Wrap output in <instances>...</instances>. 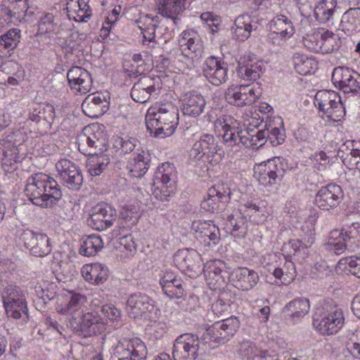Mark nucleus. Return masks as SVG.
<instances>
[{
	"mask_svg": "<svg viewBox=\"0 0 360 360\" xmlns=\"http://www.w3.org/2000/svg\"><path fill=\"white\" fill-rule=\"evenodd\" d=\"M231 188L224 183H218L207 191V198L202 202L201 207L207 212H219L225 210L231 200Z\"/></svg>",
	"mask_w": 360,
	"mask_h": 360,
	"instance_id": "obj_17",
	"label": "nucleus"
},
{
	"mask_svg": "<svg viewBox=\"0 0 360 360\" xmlns=\"http://www.w3.org/2000/svg\"><path fill=\"white\" fill-rule=\"evenodd\" d=\"M314 229H310L306 235L300 236V238L292 239L284 245L285 249H290L288 254L298 255L301 253L305 254L306 250L314 243Z\"/></svg>",
	"mask_w": 360,
	"mask_h": 360,
	"instance_id": "obj_47",
	"label": "nucleus"
},
{
	"mask_svg": "<svg viewBox=\"0 0 360 360\" xmlns=\"http://www.w3.org/2000/svg\"><path fill=\"white\" fill-rule=\"evenodd\" d=\"M86 302L87 297L84 295L65 290L57 296L55 307L58 314L76 320L83 312Z\"/></svg>",
	"mask_w": 360,
	"mask_h": 360,
	"instance_id": "obj_15",
	"label": "nucleus"
},
{
	"mask_svg": "<svg viewBox=\"0 0 360 360\" xmlns=\"http://www.w3.org/2000/svg\"><path fill=\"white\" fill-rule=\"evenodd\" d=\"M149 168V164L143 154L133 153L129 158L126 169L129 175L134 178H141Z\"/></svg>",
	"mask_w": 360,
	"mask_h": 360,
	"instance_id": "obj_48",
	"label": "nucleus"
},
{
	"mask_svg": "<svg viewBox=\"0 0 360 360\" xmlns=\"http://www.w3.org/2000/svg\"><path fill=\"white\" fill-rule=\"evenodd\" d=\"M327 245L336 255H340L346 250L355 251L360 247V224L354 223L345 230H333Z\"/></svg>",
	"mask_w": 360,
	"mask_h": 360,
	"instance_id": "obj_9",
	"label": "nucleus"
},
{
	"mask_svg": "<svg viewBox=\"0 0 360 360\" xmlns=\"http://www.w3.org/2000/svg\"><path fill=\"white\" fill-rule=\"evenodd\" d=\"M332 82L345 94L360 91V75L349 68L339 66L334 68Z\"/></svg>",
	"mask_w": 360,
	"mask_h": 360,
	"instance_id": "obj_24",
	"label": "nucleus"
},
{
	"mask_svg": "<svg viewBox=\"0 0 360 360\" xmlns=\"http://www.w3.org/2000/svg\"><path fill=\"white\" fill-rule=\"evenodd\" d=\"M119 15L120 11L116 8L112 9L108 13L99 32V37L103 41H105L109 37L111 29L117 21Z\"/></svg>",
	"mask_w": 360,
	"mask_h": 360,
	"instance_id": "obj_62",
	"label": "nucleus"
},
{
	"mask_svg": "<svg viewBox=\"0 0 360 360\" xmlns=\"http://www.w3.org/2000/svg\"><path fill=\"white\" fill-rule=\"evenodd\" d=\"M129 316L134 319L146 317L154 309L153 302L146 294L136 292L131 295L126 302Z\"/></svg>",
	"mask_w": 360,
	"mask_h": 360,
	"instance_id": "obj_31",
	"label": "nucleus"
},
{
	"mask_svg": "<svg viewBox=\"0 0 360 360\" xmlns=\"http://www.w3.org/2000/svg\"><path fill=\"white\" fill-rule=\"evenodd\" d=\"M21 37L20 30L17 28L9 30L0 37V58L11 56L17 47Z\"/></svg>",
	"mask_w": 360,
	"mask_h": 360,
	"instance_id": "obj_49",
	"label": "nucleus"
},
{
	"mask_svg": "<svg viewBox=\"0 0 360 360\" xmlns=\"http://www.w3.org/2000/svg\"><path fill=\"white\" fill-rule=\"evenodd\" d=\"M116 212L106 203H98L92 207L87 223L93 229L104 231L110 227L115 219Z\"/></svg>",
	"mask_w": 360,
	"mask_h": 360,
	"instance_id": "obj_26",
	"label": "nucleus"
},
{
	"mask_svg": "<svg viewBox=\"0 0 360 360\" xmlns=\"http://www.w3.org/2000/svg\"><path fill=\"white\" fill-rule=\"evenodd\" d=\"M310 308V302L307 298L297 297L285 304L283 309V314L286 319L292 323H297L309 314Z\"/></svg>",
	"mask_w": 360,
	"mask_h": 360,
	"instance_id": "obj_36",
	"label": "nucleus"
},
{
	"mask_svg": "<svg viewBox=\"0 0 360 360\" xmlns=\"http://www.w3.org/2000/svg\"><path fill=\"white\" fill-rule=\"evenodd\" d=\"M240 72L244 74V79L250 81H256L260 77L262 72V63H256L247 65L240 68Z\"/></svg>",
	"mask_w": 360,
	"mask_h": 360,
	"instance_id": "obj_64",
	"label": "nucleus"
},
{
	"mask_svg": "<svg viewBox=\"0 0 360 360\" xmlns=\"http://www.w3.org/2000/svg\"><path fill=\"white\" fill-rule=\"evenodd\" d=\"M265 143V130H257V129L242 130L241 127L238 133V137H236V141L233 145L242 144L246 148L255 150L260 148Z\"/></svg>",
	"mask_w": 360,
	"mask_h": 360,
	"instance_id": "obj_39",
	"label": "nucleus"
},
{
	"mask_svg": "<svg viewBox=\"0 0 360 360\" xmlns=\"http://www.w3.org/2000/svg\"><path fill=\"white\" fill-rule=\"evenodd\" d=\"M340 27L347 35L353 34L360 27V8L347 10L342 15Z\"/></svg>",
	"mask_w": 360,
	"mask_h": 360,
	"instance_id": "obj_50",
	"label": "nucleus"
},
{
	"mask_svg": "<svg viewBox=\"0 0 360 360\" xmlns=\"http://www.w3.org/2000/svg\"><path fill=\"white\" fill-rule=\"evenodd\" d=\"M25 193L34 205L43 207H52L62 195L57 182L43 173L28 179Z\"/></svg>",
	"mask_w": 360,
	"mask_h": 360,
	"instance_id": "obj_3",
	"label": "nucleus"
},
{
	"mask_svg": "<svg viewBox=\"0 0 360 360\" xmlns=\"http://www.w3.org/2000/svg\"><path fill=\"white\" fill-rule=\"evenodd\" d=\"M248 218L240 209L227 217V221L231 226V235L236 239L245 238L248 232Z\"/></svg>",
	"mask_w": 360,
	"mask_h": 360,
	"instance_id": "obj_45",
	"label": "nucleus"
},
{
	"mask_svg": "<svg viewBox=\"0 0 360 360\" xmlns=\"http://www.w3.org/2000/svg\"><path fill=\"white\" fill-rule=\"evenodd\" d=\"M68 84L72 94L84 95L89 93L93 86L91 73L80 66L72 67L67 73Z\"/></svg>",
	"mask_w": 360,
	"mask_h": 360,
	"instance_id": "obj_27",
	"label": "nucleus"
},
{
	"mask_svg": "<svg viewBox=\"0 0 360 360\" xmlns=\"http://www.w3.org/2000/svg\"><path fill=\"white\" fill-rule=\"evenodd\" d=\"M343 198L344 193L341 186L336 184H329L317 191L314 202L321 210L330 211L338 207Z\"/></svg>",
	"mask_w": 360,
	"mask_h": 360,
	"instance_id": "obj_22",
	"label": "nucleus"
},
{
	"mask_svg": "<svg viewBox=\"0 0 360 360\" xmlns=\"http://www.w3.org/2000/svg\"><path fill=\"white\" fill-rule=\"evenodd\" d=\"M67 15L76 22L86 21L91 15V10L84 0H65Z\"/></svg>",
	"mask_w": 360,
	"mask_h": 360,
	"instance_id": "obj_41",
	"label": "nucleus"
},
{
	"mask_svg": "<svg viewBox=\"0 0 360 360\" xmlns=\"http://www.w3.org/2000/svg\"><path fill=\"white\" fill-rule=\"evenodd\" d=\"M17 149L6 151L2 158V168L6 173H13L20 165V157L16 153Z\"/></svg>",
	"mask_w": 360,
	"mask_h": 360,
	"instance_id": "obj_58",
	"label": "nucleus"
},
{
	"mask_svg": "<svg viewBox=\"0 0 360 360\" xmlns=\"http://www.w3.org/2000/svg\"><path fill=\"white\" fill-rule=\"evenodd\" d=\"M226 264L221 259L207 262L202 269L205 281L212 290H220L226 283L225 276Z\"/></svg>",
	"mask_w": 360,
	"mask_h": 360,
	"instance_id": "obj_30",
	"label": "nucleus"
},
{
	"mask_svg": "<svg viewBox=\"0 0 360 360\" xmlns=\"http://www.w3.org/2000/svg\"><path fill=\"white\" fill-rule=\"evenodd\" d=\"M179 110L172 103L153 104L146 114L148 131L155 137L172 136L179 124Z\"/></svg>",
	"mask_w": 360,
	"mask_h": 360,
	"instance_id": "obj_2",
	"label": "nucleus"
},
{
	"mask_svg": "<svg viewBox=\"0 0 360 360\" xmlns=\"http://www.w3.org/2000/svg\"><path fill=\"white\" fill-rule=\"evenodd\" d=\"M105 323L110 326L119 325L122 319V311L113 304H105L101 309Z\"/></svg>",
	"mask_w": 360,
	"mask_h": 360,
	"instance_id": "obj_55",
	"label": "nucleus"
},
{
	"mask_svg": "<svg viewBox=\"0 0 360 360\" xmlns=\"http://www.w3.org/2000/svg\"><path fill=\"white\" fill-rule=\"evenodd\" d=\"M345 316L341 309L336 307L323 309L313 318L314 329L322 335H333L343 327Z\"/></svg>",
	"mask_w": 360,
	"mask_h": 360,
	"instance_id": "obj_12",
	"label": "nucleus"
},
{
	"mask_svg": "<svg viewBox=\"0 0 360 360\" xmlns=\"http://www.w3.org/2000/svg\"><path fill=\"white\" fill-rule=\"evenodd\" d=\"M108 108L109 102L106 96L101 93L88 95L82 104L83 112L91 118L101 117Z\"/></svg>",
	"mask_w": 360,
	"mask_h": 360,
	"instance_id": "obj_35",
	"label": "nucleus"
},
{
	"mask_svg": "<svg viewBox=\"0 0 360 360\" xmlns=\"http://www.w3.org/2000/svg\"><path fill=\"white\" fill-rule=\"evenodd\" d=\"M240 326L238 318L231 316L213 323L207 330V333L213 341L224 343L236 334Z\"/></svg>",
	"mask_w": 360,
	"mask_h": 360,
	"instance_id": "obj_28",
	"label": "nucleus"
},
{
	"mask_svg": "<svg viewBox=\"0 0 360 360\" xmlns=\"http://www.w3.org/2000/svg\"><path fill=\"white\" fill-rule=\"evenodd\" d=\"M56 26L53 13H44L38 22V33L43 34L52 32L55 30Z\"/></svg>",
	"mask_w": 360,
	"mask_h": 360,
	"instance_id": "obj_63",
	"label": "nucleus"
},
{
	"mask_svg": "<svg viewBox=\"0 0 360 360\" xmlns=\"http://www.w3.org/2000/svg\"><path fill=\"white\" fill-rule=\"evenodd\" d=\"M285 164L283 159L274 157L253 167V177L260 186L272 188L281 184L285 175Z\"/></svg>",
	"mask_w": 360,
	"mask_h": 360,
	"instance_id": "obj_5",
	"label": "nucleus"
},
{
	"mask_svg": "<svg viewBox=\"0 0 360 360\" xmlns=\"http://www.w3.org/2000/svg\"><path fill=\"white\" fill-rule=\"evenodd\" d=\"M22 77V70L18 63L8 60L0 66V84L15 86Z\"/></svg>",
	"mask_w": 360,
	"mask_h": 360,
	"instance_id": "obj_42",
	"label": "nucleus"
},
{
	"mask_svg": "<svg viewBox=\"0 0 360 360\" xmlns=\"http://www.w3.org/2000/svg\"><path fill=\"white\" fill-rule=\"evenodd\" d=\"M81 274L84 281L93 285L104 283L109 276L108 267L99 262L83 265Z\"/></svg>",
	"mask_w": 360,
	"mask_h": 360,
	"instance_id": "obj_37",
	"label": "nucleus"
},
{
	"mask_svg": "<svg viewBox=\"0 0 360 360\" xmlns=\"http://www.w3.org/2000/svg\"><path fill=\"white\" fill-rule=\"evenodd\" d=\"M202 72L207 80L214 86H219L229 79L227 64L221 58L214 56L205 60Z\"/></svg>",
	"mask_w": 360,
	"mask_h": 360,
	"instance_id": "obj_29",
	"label": "nucleus"
},
{
	"mask_svg": "<svg viewBox=\"0 0 360 360\" xmlns=\"http://www.w3.org/2000/svg\"><path fill=\"white\" fill-rule=\"evenodd\" d=\"M337 268L360 278V257H347L340 259Z\"/></svg>",
	"mask_w": 360,
	"mask_h": 360,
	"instance_id": "obj_56",
	"label": "nucleus"
},
{
	"mask_svg": "<svg viewBox=\"0 0 360 360\" xmlns=\"http://www.w3.org/2000/svg\"><path fill=\"white\" fill-rule=\"evenodd\" d=\"M269 271L274 278L281 281L283 285H288L292 282L296 276V269L293 262L285 257L280 260L277 266H274Z\"/></svg>",
	"mask_w": 360,
	"mask_h": 360,
	"instance_id": "obj_40",
	"label": "nucleus"
},
{
	"mask_svg": "<svg viewBox=\"0 0 360 360\" xmlns=\"http://www.w3.org/2000/svg\"><path fill=\"white\" fill-rule=\"evenodd\" d=\"M79 151L90 157L87 160L86 169L91 176L100 175L109 164V158L103 155L108 147L107 134L98 124L85 127L77 137Z\"/></svg>",
	"mask_w": 360,
	"mask_h": 360,
	"instance_id": "obj_1",
	"label": "nucleus"
},
{
	"mask_svg": "<svg viewBox=\"0 0 360 360\" xmlns=\"http://www.w3.org/2000/svg\"><path fill=\"white\" fill-rule=\"evenodd\" d=\"M13 4V10L7 8L0 9V32L13 24V18H19L25 10V1L23 0H7Z\"/></svg>",
	"mask_w": 360,
	"mask_h": 360,
	"instance_id": "obj_44",
	"label": "nucleus"
},
{
	"mask_svg": "<svg viewBox=\"0 0 360 360\" xmlns=\"http://www.w3.org/2000/svg\"><path fill=\"white\" fill-rule=\"evenodd\" d=\"M314 103L322 119L330 122L341 121L346 115L345 108L340 95L332 90H321L316 92Z\"/></svg>",
	"mask_w": 360,
	"mask_h": 360,
	"instance_id": "obj_6",
	"label": "nucleus"
},
{
	"mask_svg": "<svg viewBox=\"0 0 360 360\" xmlns=\"http://www.w3.org/2000/svg\"><path fill=\"white\" fill-rule=\"evenodd\" d=\"M337 6V0H321L314 9V15L317 20L324 23L328 21L334 14Z\"/></svg>",
	"mask_w": 360,
	"mask_h": 360,
	"instance_id": "obj_53",
	"label": "nucleus"
},
{
	"mask_svg": "<svg viewBox=\"0 0 360 360\" xmlns=\"http://www.w3.org/2000/svg\"><path fill=\"white\" fill-rule=\"evenodd\" d=\"M238 209L250 221L257 224H264L271 215L268 202L259 198L245 200Z\"/></svg>",
	"mask_w": 360,
	"mask_h": 360,
	"instance_id": "obj_23",
	"label": "nucleus"
},
{
	"mask_svg": "<svg viewBox=\"0 0 360 360\" xmlns=\"http://www.w3.org/2000/svg\"><path fill=\"white\" fill-rule=\"evenodd\" d=\"M137 140L134 138L124 139L117 136L113 140V148L120 155L131 153L136 146Z\"/></svg>",
	"mask_w": 360,
	"mask_h": 360,
	"instance_id": "obj_59",
	"label": "nucleus"
},
{
	"mask_svg": "<svg viewBox=\"0 0 360 360\" xmlns=\"http://www.w3.org/2000/svg\"><path fill=\"white\" fill-rule=\"evenodd\" d=\"M136 22L143 34V44L155 42V30L160 24L159 17L143 14L141 15Z\"/></svg>",
	"mask_w": 360,
	"mask_h": 360,
	"instance_id": "obj_43",
	"label": "nucleus"
},
{
	"mask_svg": "<svg viewBox=\"0 0 360 360\" xmlns=\"http://www.w3.org/2000/svg\"><path fill=\"white\" fill-rule=\"evenodd\" d=\"M35 118H32V120L37 122L41 121L45 122L46 128L50 129L51 124L53 122L56 117V112L54 106L50 103H44L39 106L37 114Z\"/></svg>",
	"mask_w": 360,
	"mask_h": 360,
	"instance_id": "obj_57",
	"label": "nucleus"
},
{
	"mask_svg": "<svg viewBox=\"0 0 360 360\" xmlns=\"http://www.w3.org/2000/svg\"><path fill=\"white\" fill-rule=\"evenodd\" d=\"M207 120L214 122L216 133L220 134L226 143L233 145L238 137L241 124L233 116L222 113V109L212 108L207 114Z\"/></svg>",
	"mask_w": 360,
	"mask_h": 360,
	"instance_id": "obj_11",
	"label": "nucleus"
},
{
	"mask_svg": "<svg viewBox=\"0 0 360 360\" xmlns=\"http://www.w3.org/2000/svg\"><path fill=\"white\" fill-rule=\"evenodd\" d=\"M57 286L53 283L44 282L35 287L36 293L44 303L53 300L56 295Z\"/></svg>",
	"mask_w": 360,
	"mask_h": 360,
	"instance_id": "obj_60",
	"label": "nucleus"
},
{
	"mask_svg": "<svg viewBox=\"0 0 360 360\" xmlns=\"http://www.w3.org/2000/svg\"><path fill=\"white\" fill-rule=\"evenodd\" d=\"M262 89L258 83L233 84L225 91V99L231 105L243 107L252 105L262 96Z\"/></svg>",
	"mask_w": 360,
	"mask_h": 360,
	"instance_id": "obj_14",
	"label": "nucleus"
},
{
	"mask_svg": "<svg viewBox=\"0 0 360 360\" xmlns=\"http://www.w3.org/2000/svg\"><path fill=\"white\" fill-rule=\"evenodd\" d=\"M174 262L189 277H196L202 271L201 255L193 249L179 250L174 256Z\"/></svg>",
	"mask_w": 360,
	"mask_h": 360,
	"instance_id": "obj_21",
	"label": "nucleus"
},
{
	"mask_svg": "<svg viewBox=\"0 0 360 360\" xmlns=\"http://www.w3.org/2000/svg\"><path fill=\"white\" fill-rule=\"evenodd\" d=\"M163 292L170 299H179L184 296V281L172 271H165L160 278Z\"/></svg>",
	"mask_w": 360,
	"mask_h": 360,
	"instance_id": "obj_34",
	"label": "nucleus"
},
{
	"mask_svg": "<svg viewBox=\"0 0 360 360\" xmlns=\"http://www.w3.org/2000/svg\"><path fill=\"white\" fill-rule=\"evenodd\" d=\"M103 241L97 234H91L83 238L79 253L84 256H95L103 248Z\"/></svg>",
	"mask_w": 360,
	"mask_h": 360,
	"instance_id": "obj_51",
	"label": "nucleus"
},
{
	"mask_svg": "<svg viewBox=\"0 0 360 360\" xmlns=\"http://www.w3.org/2000/svg\"><path fill=\"white\" fill-rule=\"evenodd\" d=\"M292 20L285 15H275L269 23V41L274 45H281L295 34Z\"/></svg>",
	"mask_w": 360,
	"mask_h": 360,
	"instance_id": "obj_18",
	"label": "nucleus"
},
{
	"mask_svg": "<svg viewBox=\"0 0 360 360\" xmlns=\"http://www.w3.org/2000/svg\"><path fill=\"white\" fill-rule=\"evenodd\" d=\"M177 41L182 55L187 58L191 57L201 49L200 36L193 29L184 30L178 37Z\"/></svg>",
	"mask_w": 360,
	"mask_h": 360,
	"instance_id": "obj_38",
	"label": "nucleus"
},
{
	"mask_svg": "<svg viewBox=\"0 0 360 360\" xmlns=\"http://www.w3.org/2000/svg\"><path fill=\"white\" fill-rule=\"evenodd\" d=\"M206 105L205 96L195 91L184 93L179 98V108L185 117L198 118L205 112Z\"/></svg>",
	"mask_w": 360,
	"mask_h": 360,
	"instance_id": "obj_25",
	"label": "nucleus"
},
{
	"mask_svg": "<svg viewBox=\"0 0 360 360\" xmlns=\"http://www.w3.org/2000/svg\"><path fill=\"white\" fill-rule=\"evenodd\" d=\"M77 329L85 336H96L106 330L107 323L98 311L91 309L82 314L77 324Z\"/></svg>",
	"mask_w": 360,
	"mask_h": 360,
	"instance_id": "obj_32",
	"label": "nucleus"
},
{
	"mask_svg": "<svg viewBox=\"0 0 360 360\" xmlns=\"http://www.w3.org/2000/svg\"><path fill=\"white\" fill-rule=\"evenodd\" d=\"M345 39L339 33H333L324 27H317L303 37L304 46L317 53H330L339 50Z\"/></svg>",
	"mask_w": 360,
	"mask_h": 360,
	"instance_id": "obj_4",
	"label": "nucleus"
},
{
	"mask_svg": "<svg viewBox=\"0 0 360 360\" xmlns=\"http://www.w3.org/2000/svg\"><path fill=\"white\" fill-rule=\"evenodd\" d=\"M175 177L176 169L173 164L165 162L160 165L153 178V195L161 201L168 200L176 191Z\"/></svg>",
	"mask_w": 360,
	"mask_h": 360,
	"instance_id": "obj_8",
	"label": "nucleus"
},
{
	"mask_svg": "<svg viewBox=\"0 0 360 360\" xmlns=\"http://www.w3.org/2000/svg\"><path fill=\"white\" fill-rule=\"evenodd\" d=\"M219 150L218 143L210 134H193L191 137V157L205 164L216 165Z\"/></svg>",
	"mask_w": 360,
	"mask_h": 360,
	"instance_id": "obj_10",
	"label": "nucleus"
},
{
	"mask_svg": "<svg viewBox=\"0 0 360 360\" xmlns=\"http://www.w3.org/2000/svg\"><path fill=\"white\" fill-rule=\"evenodd\" d=\"M292 63L295 71L302 75L310 74L316 68V61L304 54L296 53L292 56Z\"/></svg>",
	"mask_w": 360,
	"mask_h": 360,
	"instance_id": "obj_52",
	"label": "nucleus"
},
{
	"mask_svg": "<svg viewBox=\"0 0 360 360\" xmlns=\"http://www.w3.org/2000/svg\"><path fill=\"white\" fill-rule=\"evenodd\" d=\"M20 240L34 257H43L48 255L52 250L50 238L44 233L25 229L20 233Z\"/></svg>",
	"mask_w": 360,
	"mask_h": 360,
	"instance_id": "obj_19",
	"label": "nucleus"
},
{
	"mask_svg": "<svg viewBox=\"0 0 360 360\" xmlns=\"http://www.w3.org/2000/svg\"><path fill=\"white\" fill-rule=\"evenodd\" d=\"M56 168L62 179L68 175V173L72 172L75 175L76 174V176H72L75 182H79L80 179V169L76 164L71 160L66 158L61 159L56 164Z\"/></svg>",
	"mask_w": 360,
	"mask_h": 360,
	"instance_id": "obj_54",
	"label": "nucleus"
},
{
	"mask_svg": "<svg viewBox=\"0 0 360 360\" xmlns=\"http://www.w3.org/2000/svg\"><path fill=\"white\" fill-rule=\"evenodd\" d=\"M117 248L127 257L133 256L136 252V244L131 233L120 236Z\"/></svg>",
	"mask_w": 360,
	"mask_h": 360,
	"instance_id": "obj_61",
	"label": "nucleus"
},
{
	"mask_svg": "<svg viewBox=\"0 0 360 360\" xmlns=\"http://www.w3.org/2000/svg\"><path fill=\"white\" fill-rule=\"evenodd\" d=\"M111 360H146L148 349L139 338H123L110 349Z\"/></svg>",
	"mask_w": 360,
	"mask_h": 360,
	"instance_id": "obj_13",
	"label": "nucleus"
},
{
	"mask_svg": "<svg viewBox=\"0 0 360 360\" xmlns=\"http://www.w3.org/2000/svg\"><path fill=\"white\" fill-rule=\"evenodd\" d=\"M159 13L176 20L178 15L185 9L186 0H155Z\"/></svg>",
	"mask_w": 360,
	"mask_h": 360,
	"instance_id": "obj_46",
	"label": "nucleus"
},
{
	"mask_svg": "<svg viewBox=\"0 0 360 360\" xmlns=\"http://www.w3.org/2000/svg\"><path fill=\"white\" fill-rule=\"evenodd\" d=\"M231 282L237 289L248 291L256 286L259 277L255 270L247 267H238L230 274Z\"/></svg>",
	"mask_w": 360,
	"mask_h": 360,
	"instance_id": "obj_33",
	"label": "nucleus"
},
{
	"mask_svg": "<svg viewBox=\"0 0 360 360\" xmlns=\"http://www.w3.org/2000/svg\"><path fill=\"white\" fill-rule=\"evenodd\" d=\"M201 342L197 335L184 333L178 336L173 344L174 360H195L199 356Z\"/></svg>",
	"mask_w": 360,
	"mask_h": 360,
	"instance_id": "obj_16",
	"label": "nucleus"
},
{
	"mask_svg": "<svg viewBox=\"0 0 360 360\" xmlns=\"http://www.w3.org/2000/svg\"><path fill=\"white\" fill-rule=\"evenodd\" d=\"M191 229L196 240L205 246H214L220 242V230L212 220H194Z\"/></svg>",
	"mask_w": 360,
	"mask_h": 360,
	"instance_id": "obj_20",
	"label": "nucleus"
},
{
	"mask_svg": "<svg viewBox=\"0 0 360 360\" xmlns=\"http://www.w3.org/2000/svg\"><path fill=\"white\" fill-rule=\"evenodd\" d=\"M7 315L23 325L29 320L28 308L24 290L15 285H8L1 292Z\"/></svg>",
	"mask_w": 360,
	"mask_h": 360,
	"instance_id": "obj_7",
	"label": "nucleus"
}]
</instances>
